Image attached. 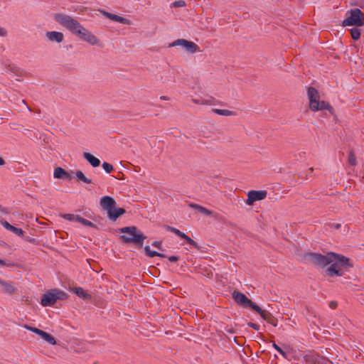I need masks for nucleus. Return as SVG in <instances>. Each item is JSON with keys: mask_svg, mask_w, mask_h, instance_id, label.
<instances>
[{"mask_svg": "<svg viewBox=\"0 0 364 364\" xmlns=\"http://www.w3.org/2000/svg\"><path fill=\"white\" fill-rule=\"evenodd\" d=\"M313 170H314V168H309V171H310L311 172H312V171H313Z\"/></svg>", "mask_w": 364, "mask_h": 364, "instance_id": "obj_50", "label": "nucleus"}, {"mask_svg": "<svg viewBox=\"0 0 364 364\" xmlns=\"http://www.w3.org/2000/svg\"><path fill=\"white\" fill-rule=\"evenodd\" d=\"M181 46L186 48V50L190 53H195L199 50L198 46L193 42L188 41L185 39H178L173 41L170 46Z\"/></svg>", "mask_w": 364, "mask_h": 364, "instance_id": "obj_11", "label": "nucleus"}, {"mask_svg": "<svg viewBox=\"0 0 364 364\" xmlns=\"http://www.w3.org/2000/svg\"><path fill=\"white\" fill-rule=\"evenodd\" d=\"M55 296L53 290L47 291L43 294L41 299V304L43 306H52L56 302Z\"/></svg>", "mask_w": 364, "mask_h": 364, "instance_id": "obj_13", "label": "nucleus"}, {"mask_svg": "<svg viewBox=\"0 0 364 364\" xmlns=\"http://www.w3.org/2000/svg\"><path fill=\"white\" fill-rule=\"evenodd\" d=\"M53 176L60 179H70V174L61 167H57L54 170Z\"/></svg>", "mask_w": 364, "mask_h": 364, "instance_id": "obj_17", "label": "nucleus"}, {"mask_svg": "<svg viewBox=\"0 0 364 364\" xmlns=\"http://www.w3.org/2000/svg\"><path fill=\"white\" fill-rule=\"evenodd\" d=\"M88 222H89V221H88L87 220H85V219H84V218H81V217H80V220H79V222H78V223H82V225H84L87 226V225L88 224Z\"/></svg>", "mask_w": 364, "mask_h": 364, "instance_id": "obj_37", "label": "nucleus"}, {"mask_svg": "<svg viewBox=\"0 0 364 364\" xmlns=\"http://www.w3.org/2000/svg\"><path fill=\"white\" fill-rule=\"evenodd\" d=\"M215 112L220 115L229 116L232 114L231 111L227 109H215Z\"/></svg>", "mask_w": 364, "mask_h": 364, "instance_id": "obj_27", "label": "nucleus"}, {"mask_svg": "<svg viewBox=\"0 0 364 364\" xmlns=\"http://www.w3.org/2000/svg\"><path fill=\"white\" fill-rule=\"evenodd\" d=\"M161 99H163V100H168V98L166 97H161Z\"/></svg>", "mask_w": 364, "mask_h": 364, "instance_id": "obj_48", "label": "nucleus"}, {"mask_svg": "<svg viewBox=\"0 0 364 364\" xmlns=\"http://www.w3.org/2000/svg\"><path fill=\"white\" fill-rule=\"evenodd\" d=\"M100 12L101 14H102L105 17L109 18L110 20H112V21L121 23H124V24H127V25L131 24V21L129 19L124 18L122 16L109 13L104 10H100Z\"/></svg>", "mask_w": 364, "mask_h": 364, "instance_id": "obj_14", "label": "nucleus"}, {"mask_svg": "<svg viewBox=\"0 0 364 364\" xmlns=\"http://www.w3.org/2000/svg\"><path fill=\"white\" fill-rule=\"evenodd\" d=\"M0 223H1V225L6 228L8 230H10L11 231L13 228L14 226L10 225L8 222L5 221V220H0Z\"/></svg>", "mask_w": 364, "mask_h": 364, "instance_id": "obj_31", "label": "nucleus"}, {"mask_svg": "<svg viewBox=\"0 0 364 364\" xmlns=\"http://www.w3.org/2000/svg\"><path fill=\"white\" fill-rule=\"evenodd\" d=\"M339 227H340V224H336V228H339Z\"/></svg>", "mask_w": 364, "mask_h": 364, "instance_id": "obj_49", "label": "nucleus"}, {"mask_svg": "<svg viewBox=\"0 0 364 364\" xmlns=\"http://www.w3.org/2000/svg\"><path fill=\"white\" fill-rule=\"evenodd\" d=\"M364 25V14L359 9H352L350 16L343 20V26H362Z\"/></svg>", "mask_w": 364, "mask_h": 364, "instance_id": "obj_6", "label": "nucleus"}, {"mask_svg": "<svg viewBox=\"0 0 364 364\" xmlns=\"http://www.w3.org/2000/svg\"><path fill=\"white\" fill-rule=\"evenodd\" d=\"M266 191H250L247 193L246 203L252 205L255 201L263 200L267 196Z\"/></svg>", "mask_w": 364, "mask_h": 364, "instance_id": "obj_10", "label": "nucleus"}, {"mask_svg": "<svg viewBox=\"0 0 364 364\" xmlns=\"http://www.w3.org/2000/svg\"><path fill=\"white\" fill-rule=\"evenodd\" d=\"M62 217L67 220L76 222H79L80 218V216L73 214H63Z\"/></svg>", "mask_w": 364, "mask_h": 364, "instance_id": "obj_23", "label": "nucleus"}, {"mask_svg": "<svg viewBox=\"0 0 364 364\" xmlns=\"http://www.w3.org/2000/svg\"><path fill=\"white\" fill-rule=\"evenodd\" d=\"M87 226L92 227V228H96V225L90 221L88 222V224L87 225Z\"/></svg>", "mask_w": 364, "mask_h": 364, "instance_id": "obj_41", "label": "nucleus"}, {"mask_svg": "<svg viewBox=\"0 0 364 364\" xmlns=\"http://www.w3.org/2000/svg\"><path fill=\"white\" fill-rule=\"evenodd\" d=\"M23 327L26 329L36 333L42 339H43L46 342H47L48 343H49L50 345H55L57 343L55 338L52 335L49 334L48 333H47L46 331H42L39 328H37L36 327L28 326L27 324L24 325Z\"/></svg>", "mask_w": 364, "mask_h": 364, "instance_id": "obj_8", "label": "nucleus"}, {"mask_svg": "<svg viewBox=\"0 0 364 364\" xmlns=\"http://www.w3.org/2000/svg\"><path fill=\"white\" fill-rule=\"evenodd\" d=\"M102 208L107 211L108 218L115 221L119 216L125 213V210L122 208H116V201L110 196H103L100 201Z\"/></svg>", "mask_w": 364, "mask_h": 364, "instance_id": "obj_3", "label": "nucleus"}, {"mask_svg": "<svg viewBox=\"0 0 364 364\" xmlns=\"http://www.w3.org/2000/svg\"><path fill=\"white\" fill-rule=\"evenodd\" d=\"M348 162L352 166H355L356 164L355 156L353 152L350 153V155L348 157Z\"/></svg>", "mask_w": 364, "mask_h": 364, "instance_id": "obj_29", "label": "nucleus"}, {"mask_svg": "<svg viewBox=\"0 0 364 364\" xmlns=\"http://www.w3.org/2000/svg\"><path fill=\"white\" fill-rule=\"evenodd\" d=\"M193 102L195 104H197V105H205V104H206V101H205L203 100H200V99H193Z\"/></svg>", "mask_w": 364, "mask_h": 364, "instance_id": "obj_34", "label": "nucleus"}, {"mask_svg": "<svg viewBox=\"0 0 364 364\" xmlns=\"http://www.w3.org/2000/svg\"><path fill=\"white\" fill-rule=\"evenodd\" d=\"M308 98L309 100V108L312 111H318L323 109H328L331 111L332 107L325 101L319 100V94L318 91L314 87H309L307 92Z\"/></svg>", "mask_w": 364, "mask_h": 364, "instance_id": "obj_4", "label": "nucleus"}, {"mask_svg": "<svg viewBox=\"0 0 364 364\" xmlns=\"http://www.w3.org/2000/svg\"><path fill=\"white\" fill-rule=\"evenodd\" d=\"M83 157L93 167H97L100 165V161L92 154L85 152L83 154Z\"/></svg>", "mask_w": 364, "mask_h": 364, "instance_id": "obj_18", "label": "nucleus"}, {"mask_svg": "<svg viewBox=\"0 0 364 364\" xmlns=\"http://www.w3.org/2000/svg\"><path fill=\"white\" fill-rule=\"evenodd\" d=\"M153 245L156 247L157 248H159L160 250L161 249V242H154L153 243Z\"/></svg>", "mask_w": 364, "mask_h": 364, "instance_id": "obj_39", "label": "nucleus"}, {"mask_svg": "<svg viewBox=\"0 0 364 364\" xmlns=\"http://www.w3.org/2000/svg\"><path fill=\"white\" fill-rule=\"evenodd\" d=\"M350 35L353 39L358 40L360 36V30L357 28H351Z\"/></svg>", "mask_w": 364, "mask_h": 364, "instance_id": "obj_25", "label": "nucleus"}, {"mask_svg": "<svg viewBox=\"0 0 364 364\" xmlns=\"http://www.w3.org/2000/svg\"><path fill=\"white\" fill-rule=\"evenodd\" d=\"M189 206L192 208H194L197 210H198L200 213L204 214V215H210L212 212L209 210H208L207 208L203 207V206H200L198 204H195V203H191L189 205Z\"/></svg>", "mask_w": 364, "mask_h": 364, "instance_id": "obj_20", "label": "nucleus"}, {"mask_svg": "<svg viewBox=\"0 0 364 364\" xmlns=\"http://www.w3.org/2000/svg\"><path fill=\"white\" fill-rule=\"evenodd\" d=\"M258 313L260 316L265 321H267L269 323L272 324L274 326H277V319L272 316V314L267 311L262 310L260 308L259 311H255Z\"/></svg>", "mask_w": 364, "mask_h": 364, "instance_id": "obj_16", "label": "nucleus"}, {"mask_svg": "<svg viewBox=\"0 0 364 364\" xmlns=\"http://www.w3.org/2000/svg\"><path fill=\"white\" fill-rule=\"evenodd\" d=\"M161 80H164V82H166L167 80H164V78H161Z\"/></svg>", "mask_w": 364, "mask_h": 364, "instance_id": "obj_51", "label": "nucleus"}, {"mask_svg": "<svg viewBox=\"0 0 364 364\" xmlns=\"http://www.w3.org/2000/svg\"><path fill=\"white\" fill-rule=\"evenodd\" d=\"M165 228L167 230L171 231V232L175 233L176 235H177L178 236H179L180 237L184 239L189 245L195 247L197 249H200V246L193 240H192L190 237H188L185 233L181 232L179 230H178L175 228L168 226V225H166Z\"/></svg>", "mask_w": 364, "mask_h": 364, "instance_id": "obj_12", "label": "nucleus"}, {"mask_svg": "<svg viewBox=\"0 0 364 364\" xmlns=\"http://www.w3.org/2000/svg\"><path fill=\"white\" fill-rule=\"evenodd\" d=\"M248 326L255 330H259V326L254 323H248Z\"/></svg>", "mask_w": 364, "mask_h": 364, "instance_id": "obj_36", "label": "nucleus"}, {"mask_svg": "<svg viewBox=\"0 0 364 364\" xmlns=\"http://www.w3.org/2000/svg\"><path fill=\"white\" fill-rule=\"evenodd\" d=\"M178 258L177 257H176V256H171V257H168V260L170 262H176L178 260Z\"/></svg>", "mask_w": 364, "mask_h": 364, "instance_id": "obj_40", "label": "nucleus"}, {"mask_svg": "<svg viewBox=\"0 0 364 364\" xmlns=\"http://www.w3.org/2000/svg\"><path fill=\"white\" fill-rule=\"evenodd\" d=\"M161 80H164V82H166L167 80H164V78H161Z\"/></svg>", "mask_w": 364, "mask_h": 364, "instance_id": "obj_52", "label": "nucleus"}, {"mask_svg": "<svg viewBox=\"0 0 364 364\" xmlns=\"http://www.w3.org/2000/svg\"><path fill=\"white\" fill-rule=\"evenodd\" d=\"M0 291L4 294L12 295L17 293L18 289L14 282L0 278Z\"/></svg>", "mask_w": 364, "mask_h": 364, "instance_id": "obj_9", "label": "nucleus"}, {"mask_svg": "<svg viewBox=\"0 0 364 364\" xmlns=\"http://www.w3.org/2000/svg\"><path fill=\"white\" fill-rule=\"evenodd\" d=\"M144 250H145V252L146 254L150 257H154L155 256H158V257H165L166 256L163 254H161V253H159L157 252H155V251H152L150 250V247L149 246H146L144 247Z\"/></svg>", "mask_w": 364, "mask_h": 364, "instance_id": "obj_21", "label": "nucleus"}, {"mask_svg": "<svg viewBox=\"0 0 364 364\" xmlns=\"http://www.w3.org/2000/svg\"><path fill=\"white\" fill-rule=\"evenodd\" d=\"M336 306H337V303H336V301H331V302H330V304H329V307H330L331 309H336Z\"/></svg>", "mask_w": 364, "mask_h": 364, "instance_id": "obj_38", "label": "nucleus"}, {"mask_svg": "<svg viewBox=\"0 0 364 364\" xmlns=\"http://www.w3.org/2000/svg\"><path fill=\"white\" fill-rule=\"evenodd\" d=\"M53 290L54 291L56 301L58 299L63 300V299H65L67 298V294L65 292H63L62 291H60V290H58V289H53Z\"/></svg>", "mask_w": 364, "mask_h": 364, "instance_id": "obj_24", "label": "nucleus"}, {"mask_svg": "<svg viewBox=\"0 0 364 364\" xmlns=\"http://www.w3.org/2000/svg\"><path fill=\"white\" fill-rule=\"evenodd\" d=\"M11 232L18 236H23V231L21 228H18L16 227L13 228Z\"/></svg>", "mask_w": 364, "mask_h": 364, "instance_id": "obj_32", "label": "nucleus"}, {"mask_svg": "<svg viewBox=\"0 0 364 364\" xmlns=\"http://www.w3.org/2000/svg\"><path fill=\"white\" fill-rule=\"evenodd\" d=\"M22 102H23V104H25L26 105H26V102H25V100H23V101H22ZM26 107H27V108H28V110H31V109L29 108V107H28V106H26Z\"/></svg>", "mask_w": 364, "mask_h": 364, "instance_id": "obj_46", "label": "nucleus"}, {"mask_svg": "<svg viewBox=\"0 0 364 364\" xmlns=\"http://www.w3.org/2000/svg\"><path fill=\"white\" fill-rule=\"evenodd\" d=\"M0 264L1 265H4L5 264V262L4 261H3L2 259H0Z\"/></svg>", "mask_w": 364, "mask_h": 364, "instance_id": "obj_45", "label": "nucleus"}, {"mask_svg": "<svg viewBox=\"0 0 364 364\" xmlns=\"http://www.w3.org/2000/svg\"><path fill=\"white\" fill-rule=\"evenodd\" d=\"M102 168L107 173H110L113 171L112 165L107 162L102 164Z\"/></svg>", "mask_w": 364, "mask_h": 364, "instance_id": "obj_26", "label": "nucleus"}, {"mask_svg": "<svg viewBox=\"0 0 364 364\" xmlns=\"http://www.w3.org/2000/svg\"><path fill=\"white\" fill-rule=\"evenodd\" d=\"M186 5L185 4V1H177L176 2H174V6H176V7H183Z\"/></svg>", "mask_w": 364, "mask_h": 364, "instance_id": "obj_33", "label": "nucleus"}, {"mask_svg": "<svg viewBox=\"0 0 364 364\" xmlns=\"http://www.w3.org/2000/svg\"><path fill=\"white\" fill-rule=\"evenodd\" d=\"M7 31L5 28L0 27V36L4 37L6 36Z\"/></svg>", "mask_w": 364, "mask_h": 364, "instance_id": "obj_35", "label": "nucleus"}, {"mask_svg": "<svg viewBox=\"0 0 364 364\" xmlns=\"http://www.w3.org/2000/svg\"><path fill=\"white\" fill-rule=\"evenodd\" d=\"M228 331L229 333H235V330H234L233 328H230V329H228Z\"/></svg>", "mask_w": 364, "mask_h": 364, "instance_id": "obj_44", "label": "nucleus"}, {"mask_svg": "<svg viewBox=\"0 0 364 364\" xmlns=\"http://www.w3.org/2000/svg\"><path fill=\"white\" fill-rule=\"evenodd\" d=\"M76 177L78 180L85 183H91L92 181L91 179L87 178L85 174L81 171H76Z\"/></svg>", "mask_w": 364, "mask_h": 364, "instance_id": "obj_22", "label": "nucleus"}, {"mask_svg": "<svg viewBox=\"0 0 364 364\" xmlns=\"http://www.w3.org/2000/svg\"><path fill=\"white\" fill-rule=\"evenodd\" d=\"M8 69H9L10 71H11V72H14V70H15L16 68L12 67V66H11V65H9V66H8Z\"/></svg>", "mask_w": 364, "mask_h": 364, "instance_id": "obj_42", "label": "nucleus"}, {"mask_svg": "<svg viewBox=\"0 0 364 364\" xmlns=\"http://www.w3.org/2000/svg\"><path fill=\"white\" fill-rule=\"evenodd\" d=\"M234 341H235V342H236L238 345H241V343H239V342H237V338H236V337H235V338H234Z\"/></svg>", "mask_w": 364, "mask_h": 364, "instance_id": "obj_47", "label": "nucleus"}, {"mask_svg": "<svg viewBox=\"0 0 364 364\" xmlns=\"http://www.w3.org/2000/svg\"><path fill=\"white\" fill-rule=\"evenodd\" d=\"M329 360L323 358H315V364H328Z\"/></svg>", "mask_w": 364, "mask_h": 364, "instance_id": "obj_30", "label": "nucleus"}, {"mask_svg": "<svg viewBox=\"0 0 364 364\" xmlns=\"http://www.w3.org/2000/svg\"><path fill=\"white\" fill-rule=\"evenodd\" d=\"M70 290L76 294L80 298H82V299H88L90 298V295H89L88 294H87L82 288L81 287H73L70 289Z\"/></svg>", "mask_w": 364, "mask_h": 364, "instance_id": "obj_19", "label": "nucleus"}, {"mask_svg": "<svg viewBox=\"0 0 364 364\" xmlns=\"http://www.w3.org/2000/svg\"><path fill=\"white\" fill-rule=\"evenodd\" d=\"M4 164V160L1 157H0V166H3Z\"/></svg>", "mask_w": 364, "mask_h": 364, "instance_id": "obj_43", "label": "nucleus"}, {"mask_svg": "<svg viewBox=\"0 0 364 364\" xmlns=\"http://www.w3.org/2000/svg\"><path fill=\"white\" fill-rule=\"evenodd\" d=\"M120 232L124 235L122 239L124 242H134L142 244L145 236L134 226L126 227L120 229Z\"/></svg>", "mask_w": 364, "mask_h": 364, "instance_id": "obj_5", "label": "nucleus"}, {"mask_svg": "<svg viewBox=\"0 0 364 364\" xmlns=\"http://www.w3.org/2000/svg\"><path fill=\"white\" fill-rule=\"evenodd\" d=\"M46 37L50 42L61 43L64 39V35L58 31H48L46 33Z\"/></svg>", "mask_w": 364, "mask_h": 364, "instance_id": "obj_15", "label": "nucleus"}, {"mask_svg": "<svg viewBox=\"0 0 364 364\" xmlns=\"http://www.w3.org/2000/svg\"><path fill=\"white\" fill-rule=\"evenodd\" d=\"M304 257L309 262L322 267L331 264L326 269L330 276H341L343 274L341 267L348 265V258L333 252H329L326 255L309 252L306 253Z\"/></svg>", "mask_w": 364, "mask_h": 364, "instance_id": "obj_1", "label": "nucleus"}, {"mask_svg": "<svg viewBox=\"0 0 364 364\" xmlns=\"http://www.w3.org/2000/svg\"><path fill=\"white\" fill-rule=\"evenodd\" d=\"M232 296L235 301L241 306L251 308L254 311L260 310V307L252 302L244 294L240 291H234L232 294Z\"/></svg>", "mask_w": 364, "mask_h": 364, "instance_id": "obj_7", "label": "nucleus"}, {"mask_svg": "<svg viewBox=\"0 0 364 364\" xmlns=\"http://www.w3.org/2000/svg\"><path fill=\"white\" fill-rule=\"evenodd\" d=\"M53 18L59 24L92 46L98 45L99 39L87 29L84 28L77 19L63 13L55 14Z\"/></svg>", "mask_w": 364, "mask_h": 364, "instance_id": "obj_2", "label": "nucleus"}, {"mask_svg": "<svg viewBox=\"0 0 364 364\" xmlns=\"http://www.w3.org/2000/svg\"><path fill=\"white\" fill-rule=\"evenodd\" d=\"M272 346L274 349H276L282 356L284 358H287V353L284 351L279 346H277L275 343H273Z\"/></svg>", "mask_w": 364, "mask_h": 364, "instance_id": "obj_28", "label": "nucleus"}]
</instances>
